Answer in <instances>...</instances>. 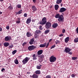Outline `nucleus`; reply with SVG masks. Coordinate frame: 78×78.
I'll return each instance as SVG.
<instances>
[{
    "label": "nucleus",
    "mask_w": 78,
    "mask_h": 78,
    "mask_svg": "<svg viewBox=\"0 0 78 78\" xmlns=\"http://www.w3.org/2000/svg\"><path fill=\"white\" fill-rule=\"evenodd\" d=\"M62 15H60V14H57L55 16V17L56 18V19H58H58L60 17H61V16H62Z\"/></svg>",
    "instance_id": "15"
},
{
    "label": "nucleus",
    "mask_w": 78,
    "mask_h": 78,
    "mask_svg": "<svg viewBox=\"0 0 78 78\" xmlns=\"http://www.w3.org/2000/svg\"><path fill=\"white\" fill-rule=\"evenodd\" d=\"M66 11V9L62 7L60 8L59 11V12H65Z\"/></svg>",
    "instance_id": "7"
},
{
    "label": "nucleus",
    "mask_w": 78,
    "mask_h": 78,
    "mask_svg": "<svg viewBox=\"0 0 78 78\" xmlns=\"http://www.w3.org/2000/svg\"><path fill=\"white\" fill-rule=\"evenodd\" d=\"M22 12V10H20V11H19L17 13V14H20Z\"/></svg>",
    "instance_id": "34"
},
{
    "label": "nucleus",
    "mask_w": 78,
    "mask_h": 78,
    "mask_svg": "<svg viewBox=\"0 0 78 78\" xmlns=\"http://www.w3.org/2000/svg\"><path fill=\"white\" fill-rule=\"evenodd\" d=\"M47 22V18L44 17L42 19V21L39 22V24L43 26Z\"/></svg>",
    "instance_id": "1"
},
{
    "label": "nucleus",
    "mask_w": 78,
    "mask_h": 78,
    "mask_svg": "<svg viewBox=\"0 0 78 78\" xmlns=\"http://www.w3.org/2000/svg\"><path fill=\"white\" fill-rule=\"evenodd\" d=\"M43 53V50H40L38 51L37 54L38 55H42Z\"/></svg>",
    "instance_id": "13"
},
{
    "label": "nucleus",
    "mask_w": 78,
    "mask_h": 78,
    "mask_svg": "<svg viewBox=\"0 0 78 78\" xmlns=\"http://www.w3.org/2000/svg\"><path fill=\"white\" fill-rule=\"evenodd\" d=\"M32 9L33 10L32 12H34L35 11H36L37 10V8H36V7L35 5H34L32 6Z\"/></svg>",
    "instance_id": "8"
},
{
    "label": "nucleus",
    "mask_w": 78,
    "mask_h": 78,
    "mask_svg": "<svg viewBox=\"0 0 78 78\" xmlns=\"http://www.w3.org/2000/svg\"><path fill=\"white\" fill-rule=\"evenodd\" d=\"M21 5L18 4L17 5L16 8H21Z\"/></svg>",
    "instance_id": "28"
},
{
    "label": "nucleus",
    "mask_w": 78,
    "mask_h": 78,
    "mask_svg": "<svg viewBox=\"0 0 78 78\" xmlns=\"http://www.w3.org/2000/svg\"><path fill=\"white\" fill-rule=\"evenodd\" d=\"M3 45L5 47H6L9 45V43L8 42H5L3 43Z\"/></svg>",
    "instance_id": "12"
},
{
    "label": "nucleus",
    "mask_w": 78,
    "mask_h": 78,
    "mask_svg": "<svg viewBox=\"0 0 78 78\" xmlns=\"http://www.w3.org/2000/svg\"><path fill=\"white\" fill-rule=\"evenodd\" d=\"M39 29H40L41 30H42L43 28H42V26H40L39 27Z\"/></svg>",
    "instance_id": "38"
},
{
    "label": "nucleus",
    "mask_w": 78,
    "mask_h": 78,
    "mask_svg": "<svg viewBox=\"0 0 78 78\" xmlns=\"http://www.w3.org/2000/svg\"><path fill=\"white\" fill-rule=\"evenodd\" d=\"M36 33L37 34H41L42 33V32L39 30H37Z\"/></svg>",
    "instance_id": "24"
},
{
    "label": "nucleus",
    "mask_w": 78,
    "mask_h": 78,
    "mask_svg": "<svg viewBox=\"0 0 78 78\" xmlns=\"http://www.w3.org/2000/svg\"><path fill=\"white\" fill-rule=\"evenodd\" d=\"M6 78H9V77H7Z\"/></svg>",
    "instance_id": "63"
},
{
    "label": "nucleus",
    "mask_w": 78,
    "mask_h": 78,
    "mask_svg": "<svg viewBox=\"0 0 78 78\" xmlns=\"http://www.w3.org/2000/svg\"><path fill=\"white\" fill-rule=\"evenodd\" d=\"M49 32H50V30H45L44 33H45V34H48V33Z\"/></svg>",
    "instance_id": "27"
},
{
    "label": "nucleus",
    "mask_w": 78,
    "mask_h": 78,
    "mask_svg": "<svg viewBox=\"0 0 78 78\" xmlns=\"http://www.w3.org/2000/svg\"><path fill=\"white\" fill-rule=\"evenodd\" d=\"M0 1H1V2H3V0H0Z\"/></svg>",
    "instance_id": "61"
},
{
    "label": "nucleus",
    "mask_w": 78,
    "mask_h": 78,
    "mask_svg": "<svg viewBox=\"0 0 78 78\" xmlns=\"http://www.w3.org/2000/svg\"><path fill=\"white\" fill-rule=\"evenodd\" d=\"M10 40L11 37H9L8 36L6 37L5 38V41H10Z\"/></svg>",
    "instance_id": "10"
},
{
    "label": "nucleus",
    "mask_w": 78,
    "mask_h": 78,
    "mask_svg": "<svg viewBox=\"0 0 78 78\" xmlns=\"http://www.w3.org/2000/svg\"><path fill=\"white\" fill-rule=\"evenodd\" d=\"M32 57L33 58V60H36L37 59V58L36 57V54H34L32 55Z\"/></svg>",
    "instance_id": "17"
},
{
    "label": "nucleus",
    "mask_w": 78,
    "mask_h": 78,
    "mask_svg": "<svg viewBox=\"0 0 78 78\" xmlns=\"http://www.w3.org/2000/svg\"><path fill=\"white\" fill-rule=\"evenodd\" d=\"M8 8L9 9H10V10H12V9H13V7L11 5H10L8 7Z\"/></svg>",
    "instance_id": "29"
},
{
    "label": "nucleus",
    "mask_w": 78,
    "mask_h": 78,
    "mask_svg": "<svg viewBox=\"0 0 78 78\" xmlns=\"http://www.w3.org/2000/svg\"><path fill=\"white\" fill-rule=\"evenodd\" d=\"M39 57L40 58L43 59L44 57V56L43 55H41L39 56Z\"/></svg>",
    "instance_id": "36"
},
{
    "label": "nucleus",
    "mask_w": 78,
    "mask_h": 78,
    "mask_svg": "<svg viewBox=\"0 0 78 78\" xmlns=\"http://www.w3.org/2000/svg\"><path fill=\"white\" fill-rule=\"evenodd\" d=\"M65 41L66 43H67L68 41H69V37H66L65 39Z\"/></svg>",
    "instance_id": "19"
},
{
    "label": "nucleus",
    "mask_w": 78,
    "mask_h": 78,
    "mask_svg": "<svg viewBox=\"0 0 78 78\" xmlns=\"http://www.w3.org/2000/svg\"><path fill=\"white\" fill-rule=\"evenodd\" d=\"M26 44H27V42H24L22 44L23 47L25 46Z\"/></svg>",
    "instance_id": "43"
},
{
    "label": "nucleus",
    "mask_w": 78,
    "mask_h": 78,
    "mask_svg": "<svg viewBox=\"0 0 78 78\" xmlns=\"http://www.w3.org/2000/svg\"><path fill=\"white\" fill-rule=\"evenodd\" d=\"M65 51L66 53H69L71 51V49L69 48H66L65 49Z\"/></svg>",
    "instance_id": "9"
},
{
    "label": "nucleus",
    "mask_w": 78,
    "mask_h": 78,
    "mask_svg": "<svg viewBox=\"0 0 78 78\" xmlns=\"http://www.w3.org/2000/svg\"><path fill=\"white\" fill-rule=\"evenodd\" d=\"M31 21V20L30 18L28 19L26 21V23L27 24H28V23H30V22Z\"/></svg>",
    "instance_id": "18"
},
{
    "label": "nucleus",
    "mask_w": 78,
    "mask_h": 78,
    "mask_svg": "<svg viewBox=\"0 0 78 78\" xmlns=\"http://www.w3.org/2000/svg\"><path fill=\"white\" fill-rule=\"evenodd\" d=\"M32 22H35V20H32Z\"/></svg>",
    "instance_id": "57"
},
{
    "label": "nucleus",
    "mask_w": 78,
    "mask_h": 78,
    "mask_svg": "<svg viewBox=\"0 0 78 78\" xmlns=\"http://www.w3.org/2000/svg\"><path fill=\"white\" fill-rule=\"evenodd\" d=\"M0 31H2V28L0 27Z\"/></svg>",
    "instance_id": "53"
},
{
    "label": "nucleus",
    "mask_w": 78,
    "mask_h": 78,
    "mask_svg": "<svg viewBox=\"0 0 78 78\" xmlns=\"http://www.w3.org/2000/svg\"><path fill=\"white\" fill-rule=\"evenodd\" d=\"M48 45H49V43L48 42V43H47L46 46V48H48Z\"/></svg>",
    "instance_id": "46"
},
{
    "label": "nucleus",
    "mask_w": 78,
    "mask_h": 78,
    "mask_svg": "<svg viewBox=\"0 0 78 78\" xmlns=\"http://www.w3.org/2000/svg\"><path fill=\"white\" fill-rule=\"evenodd\" d=\"M35 35L34 37L35 38H37V34H36V33H35Z\"/></svg>",
    "instance_id": "52"
},
{
    "label": "nucleus",
    "mask_w": 78,
    "mask_h": 78,
    "mask_svg": "<svg viewBox=\"0 0 78 78\" xmlns=\"http://www.w3.org/2000/svg\"><path fill=\"white\" fill-rule=\"evenodd\" d=\"M55 44H60V41L57 40L55 41Z\"/></svg>",
    "instance_id": "32"
},
{
    "label": "nucleus",
    "mask_w": 78,
    "mask_h": 78,
    "mask_svg": "<svg viewBox=\"0 0 78 78\" xmlns=\"http://www.w3.org/2000/svg\"><path fill=\"white\" fill-rule=\"evenodd\" d=\"M34 43L33 42H32V41H31L29 42V44H30V45H32Z\"/></svg>",
    "instance_id": "49"
},
{
    "label": "nucleus",
    "mask_w": 78,
    "mask_h": 78,
    "mask_svg": "<svg viewBox=\"0 0 78 78\" xmlns=\"http://www.w3.org/2000/svg\"><path fill=\"white\" fill-rule=\"evenodd\" d=\"M14 62L16 64H19V61L17 59H16L15 60Z\"/></svg>",
    "instance_id": "25"
},
{
    "label": "nucleus",
    "mask_w": 78,
    "mask_h": 78,
    "mask_svg": "<svg viewBox=\"0 0 78 78\" xmlns=\"http://www.w3.org/2000/svg\"><path fill=\"white\" fill-rule=\"evenodd\" d=\"M41 66H42V65H40V66L38 65L37 66L36 68L37 69H41Z\"/></svg>",
    "instance_id": "30"
},
{
    "label": "nucleus",
    "mask_w": 78,
    "mask_h": 78,
    "mask_svg": "<svg viewBox=\"0 0 78 78\" xmlns=\"http://www.w3.org/2000/svg\"><path fill=\"white\" fill-rule=\"evenodd\" d=\"M45 27L46 29H49L51 27V23L48 22L46 23Z\"/></svg>",
    "instance_id": "2"
},
{
    "label": "nucleus",
    "mask_w": 78,
    "mask_h": 78,
    "mask_svg": "<svg viewBox=\"0 0 78 78\" xmlns=\"http://www.w3.org/2000/svg\"><path fill=\"white\" fill-rule=\"evenodd\" d=\"M26 35L28 37H31V36H32V35L31 34V33H29L27 32L26 34Z\"/></svg>",
    "instance_id": "14"
},
{
    "label": "nucleus",
    "mask_w": 78,
    "mask_h": 78,
    "mask_svg": "<svg viewBox=\"0 0 78 78\" xmlns=\"http://www.w3.org/2000/svg\"><path fill=\"white\" fill-rule=\"evenodd\" d=\"M61 6H62V4H61Z\"/></svg>",
    "instance_id": "62"
},
{
    "label": "nucleus",
    "mask_w": 78,
    "mask_h": 78,
    "mask_svg": "<svg viewBox=\"0 0 78 78\" xmlns=\"http://www.w3.org/2000/svg\"><path fill=\"white\" fill-rule=\"evenodd\" d=\"M51 41H52V39H50L49 40V42H51Z\"/></svg>",
    "instance_id": "55"
},
{
    "label": "nucleus",
    "mask_w": 78,
    "mask_h": 78,
    "mask_svg": "<svg viewBox=\"0 0 78 78\" xmlns=\"http://www.w3.org/2000/svg\"><path fill=\"white\" fill-rule=\"evenodd\" d=\"M46 45H47V43L45 42L44 44H41L40 45V47L43 48L45 47V46H46Z\"/></svg>",
    "instance_id": "11"
},
{
    "label": "nucleus",
    "mask_w": 78,
    "mask_h": 78,
    "mask_svg": "<svg viewBox=\"0 0 78 78\" xmlns=\"http://www.w3.org/2000/svg\"><path fill=\"white\" fill-rule=\"evenodd\" d=\"M1 71L2 72H5V68H2L1 69Z\"/></svg>",
    "instance_id": "37"
},
{
    "label": "nucleus",
    "mask_w": 78,
    "mask_h": 78,
    "mask_svg": "<svg viewBox=\"0 0 78 78\" xmlns=\"http://www.w3.org/2000/svg\"><path fill=\"white\" fill-rule=\"evenodd\" d=\"M57 27H58V23H55L52 25V27L54 28H56Z\"/></svg>",
    "instance_id": "16"
},
{
    "label": "nucleus",
    "mask_w": 78,
    "mask_h": 78,
    "mask_svg": "<svg viewBox=\"0 0 78 78\" xmlns=\"http://www.w3.org/2000/svg\"><path fill=\"white\" fill-rule=\"evenodd\" d=\"M77 58V57H72V60H76V59Z\"/></svg>",
    "instance_id": "40"
},
{
    "label": "nucleus",
    "mask_w": 78,
    "mask_h": 78,
    "mask_svg": "<svg viewBox=\"0 0 78 78\" xmlns=\"http://www.w3.org/2000/svg\"><path fill=\"white\" fill-rule=\"evenodd\" d=\"M33 2L34 3H36V0H33Z\"/></svg>",
    "instance_id": "58"
},
{
    "label": "nucleus",
    "mask_w": 78,
    "mask_h": 78,
    "mask_svg": "<svg viewBox=\"0 0 78 78\" xmlns=\"http://www.w3.org/2000/svg\"><path fill=\"white\" fill-rule=\"evenodd\" d=\"M69 54V55H72V52H70L69 53H68Z\"/></svg>",
    "instance_id": "56"
},
{
    "label": "nucleus",
    "mask_w": 78,
    "mask_h": 78,
    "mask_svg": "<svg viewBox=\"0 0 78 78\" xmlns=\"http://www.w3.org/2000/svg\"><path fill=\"white\" fill-rule=\"evenodd\" d=\"M55 10L57 11L58 9V8H59V5H56L55 6Z\"/></svg>",
    "instance_id": "20"
},
{
    "label": "nucleus",
    "mask_w": 78,
    "mask_h": 78,
    "mask_svg": "<svg viewBox=\"0 0 78 78\" xmlns=\"http://www.w3.org/2000/svg\"><path fill=\"white\" fill-rule=\"evenodd\" d=\"M71 76L72 78H75V75L74 74H73L71 75Z\"/></svg>",
    "instance_id": "47"
},
{
    "label": "nucleus",
    "mask_w": 78,
    "mask_h": 78,
    "mask_svg": "<svg viewBox=\"0 0 78 78\" xmlns=\"http://www.w3.org/2000/svg\"><path fill=\"white\" fill-rule=\"evenodd\" d=\"M56 58L54 57L53 55L51 56L49 58V60L51 62H54L56 61Z\"/></svg>",
    "instance_id": "3"
},
{
    "label": "nucleus",
    "mask_w": 78,
    "mask_h": 78,
    "mask_svg": "<svg viewBox=\"0 0 78 78\" xmlns=\"http://www.w3.org/2000/svg\"><path fill=\"white\" fill-rule=\"evenodd\" d=\"M66 32V30L63 29L62 30V33H65V32Z\"/></svg>",
    "instance_id": "44"
},
{
    "label": "nucleus",
    "mask_w": 78,
    "mask_h": 78,
    "mask_svg": "<svg viewBox=\"0 0 78 78\" xmlns=\"http://www.w3.org/2000/svg\"><path fill=\"white\" fill-rule=\"evenodd\" d=\"M0 47H2V44H1V43H0Z\"/></svg>",
    "instance_id": "60"
},
{
    "label": "nucleus",
    "mask_w": 78,
    "mask_h": 78,
    "mask_svg": "<svg viewBox=\"0 0 78 78\" xmlns=\"http://www.w3.org/2000/svg\"><path fill=\"white\" fill-rule=\"evenodd\" d=\"M24 16L25 17H27V14L25 13L24 14Z\"/></svg>",
    "instance_id": "45"
},
{
    "label": "nucleus",
    "mask_w": 78,
    "mask_h": 78,
    "mask_svg": "<svg viewBox=\"0 0 78 78\" xmlns=\"http://www.w3.org/2000/svg\"><path fill=\"white\" fill-rule=\"evenodd\" d=\"M36 48V47L35 46L32 45L29 46L28 48L29 51H31V50H34V48Z\"/></svg>",
    "instance_id": "4"
},
{
    "label": "nucleus",
    "mask_w": 78,
    "mask_h": 78,
    "mask_svg": "<svg viewBox=\"0 0 78 78\" xmlns=\"http://www.w3.org/2000/svg\"><path fill=\"white\" fill-rule=\"evenodd\" d=\"M17 52V50H15L12 52V54L14 55Z\"/></svg>",
    "instance_id": "35"
},
{
    "label": "nucleus",
    "mask_w": 78,
    "mask_h": 78,
    "mask_svg": "<svg viewBox=\"0 0 78 78\" xmlns=\"http://www.w3.org/2000/svg\"><path fill=\"white\" fill-rule=\"evenodd\" d=\"M29 59H30V58L28 57H26L22 61L23 64H25L28 61Z\"/></svg>",
    "instance_id": "5"
},
{
    "label": "nucleus",
    "mask_w": 78,
    "mask_h": 78,
    "mask_svg": "<svg viewBox=\"0 0 78 78\" xmlns=\"http://www.w3.org/2000/svg\"><path fill=\"white\" fill-rule=\"evenodd\" d=\"M63 17H63V15H62L61 16H60L59 19H58V21H59V22H63V21H64V19L63 18Z\"/></svg>",
    "instance_id": "6"
},
{
    "label": "nucleus",
    "mask_w": 78,
    "mask_h": 78,
    "mask_svg": "<svg viewBox=\"0 0 78 78\" xmlns=\"http://www.w3.org/2000/svg\"><path fill=\"white\" fill-rule=\"evenodd\" d=\"M17 20L20 21V17L18 18Z\"/></svg>",
    "instance_id": "54"
},
{
    "label": "nucleus",
    "mask_w": 78,
    "mask_h": 78,
    "mask_svg": "<svg viewBox=\"0 0 78 78\" xmlns=\"http://www.w3.org/2000/svg\"><path fill=\"white\" fill-rule=\"evenodd\" d=\"M42 61H43V58H40L39 59V62H42Z\"/></svg>",
    "instance_id": "31"
},
{
    "label": "nucleus",
    "mask_w": 78,
    "mask_h": 78,
    "mask_svg": "<svg viewBox=\"0 0 78 78\" xmlns=\"http://www.w3.org/2000/svg\"><path fill=\"white\" fill-rule=\"evenodd\" d=\"M30 41L33 43H34V38H33L30 40Z\"/></svg>",
    "instance_id": "42"
},
{
    "label": "nucleus",
    "mask_w": 78,
    "mask_h": 78,
    "mask_svg": "<svg viewBox=\"0 0 78 78\" xmlns=\"http://www.w3.org/2000/svg\"><path fill=\"white\" fill-rule=\"evenodd\" d=\"M36 74H40L41 73V72H40V70H37L35 71V72Z\"/></svg>",
    "instance_id": "26"
},
{
    "label": "nucleus",
    "mask_w": 78,
    "mask_h": 78,
    "mask_svg": "<svg viewBox=\"0 0 78 78\" xmlns=\"http://www.w3.org/2000/svg\"><path fill=\"white\" fill-rule=\"evenodd\" d=\"M32 77L33 78H38V76L36 75V74H33L32 76Z\"/></svg>",
    "instance_id": "22"
},
{
    "label": "nucleus",
    "mask_w": 78,
    "mask_h": 78,
    "mask_svg": "<svg viewBox=\"0 0 78 78\" xmlns=\"http://www.w3.org/2000/svg\"><path fill=\"white\" fill-rule=\"evenodd\" d=\"M75 43H76L78 42V37L76 38L74 40Z\"/></svg>",
    "instance_id": "23"
},
{
    "label": "nucleus",
    "mask_w": 78,
    "mask_h": 78,
    "mask_svg": "<svg viewBox=\"0 0 78 78\" xmlns=\"http://www.w3.org/2000/svg\"><path fill=\"white\" fill-rule=\"evenodd\" d=\"M16 23H20V20H18L16 21Z\"/></svg>",
    "instance_id": "48"
},
{
    "label": "nucleus",
    "mask_w": 78,
    "mask_h": 78,
    "mask_svg": "<svg viewBox=\"0 0 78 78\" xmlns=\"http://www.w3.org/2000/svg\"><path fill=\"white\" fill-rule=\"evenodd\" d=\"M13 47H14V46H13V44H12L9 46V48H12Z\"/></svg>",
    "instance_id": "33"
},
{
    "label": "nucleus",
    "mask_w": 78,
    "mask_h": 78,
    "mask_svg": "<svg viewBox=\"0 0 78 78\" xmlns=\"http://www.w3.org/2000/svg\"><path fill=\"white\" fill-rule=\"evenodd\" d=\"M63 36V34H60V35H59V37H62V36Z\"/></svg>",
    "instance_id": "51"
},
{
    "label": "nucleus",
    "mask_w": 78,
    "mask_h": 78,
    "mask_svg": "<svg viewBox=\"0 0 78 78\" xmlns=\"http://www.w3.org/2000/svg\"><path fill=\"white\" fill-rule=\"evenodd\" d=\"M56 47V45L55 44L53 45L51 48V49L52 48H54Z\"/></svg>",
    "instance_id": "39"
},
{
    "label": "nucleus",
    "mask_w": 78,
    "mask_h": 78,
    "mask_svg": "<svg viewBox=\"0 0 78 78\" xmlns=\"http://www.w3.org/2000/svg\"><path fill=\"white\" fill-rule=\"evenodd\" d=\"M46 78H51V76L48 75L46 76Z\"/></svg>",
    "instance_id": "41"
},
{
    "label": "nucleus",
    "mask_w": 78,
    "mask_h": 78,
    "mask_svg": "<svg viewBox=\"0 0 78 78\" xmlns=\"http://www.w3.org/2000/svg\"><path fill=\"white\" fill-rule=\"evenodd\" d=\"M62 2V0H57L56 2V4H59Z\"/></svg>",
    "instance_id": "21"
},
{
    "label": "nucleus",
    "mask_w": 78,
    "mask_h": 78,
    "mask_svg": "<svg viewBox=\"0 0 78 78\" xmlns=\"http://www.w3.org/2000/svg\"><path fill=\"white\" fill-rule=\"evenodd\" d=\"M2 12H1V11L0 10V14H2Z\"/></svg>",
    "instance_id": "59"
},
{
    "label": "nucleus",
    "mask_w": 78,
    "mask_h": 78,
    "mask_svg": "<svg viewBox=\"0 0 78 78\" xmlns=\"http://www.w3.org/2000/svg\"><path fill=\"white\" fill-rule=\"evenodd\" d=\"M6 29H7V30H9V26H7L6 27Z\"/></svg>",
    "instance_id": "50"
}]
</instances>
